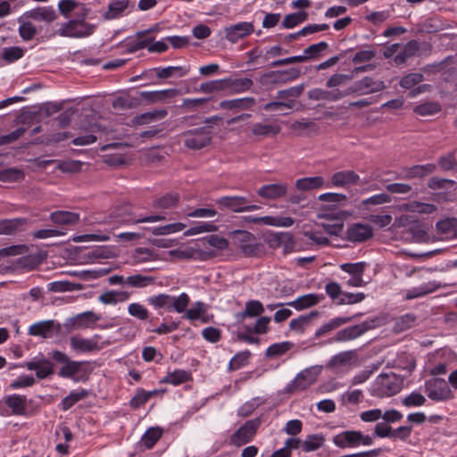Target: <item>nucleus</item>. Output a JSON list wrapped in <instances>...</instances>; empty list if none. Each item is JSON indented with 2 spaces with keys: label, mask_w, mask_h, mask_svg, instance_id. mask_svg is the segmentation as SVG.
Returning <instances> with one entry per match:
<instances>
[{
  "label": "nucleus",
  "mask_w": 457,
  "mask_h": 457,
  "mask_svg": "<svg viewBox=\"0 0 457 457\" xmlns=\"http://www.w3.org/2000/svg\"><path fill=\"white\" fill-rule=\"evenodd\" d=\"M228 237L245 257H259L263 252V245L249 231L236 229L229 232Z\"/></svg>",
  "instance_id": "nucleus-1"
},
{
  "label": "nucleus",
  "mask_w": 457,
  "mask_h": 457,
  "mask_svg": "<svg viewBox=\"0 0 457 457\" xmlns=\"http://www.w3.org/2000/svg\"><path fill=\"white\" fill-rule=\"evenodd\" d=\"M112 219L116 223L120 224H137L141 222H155L165 219L162 215L143 216L137 215L133 211L132 204L129 203L117 206L111 214Z\"/></svg>",
  "instance_id": "nucleus-2"
},
{
  "label": "nucleus",
  "mask_w": 457,
  "mask_h": 457,
  "mask_svg": "<svg viewBox=\"0 0 457 457\" xmlns=\"http://www.w3.org/2000/svg\"><path fill=\"white\" fill-rule=\"evenodd\" d=\"M95 29V25L87 23L84 20L74 19L61 24L57 30L52 31L46 37H54L56 35L65 37H86L92 35Z\"/></svg>",
  "instance_id": "nucleus-3"
},
{
  "label": "nucleus",
  "mask_w": 457,
  "mask_h": 457,
  "mask_svg": "<svg viewBox=\"0 0 457 457\" xmlns=\"http://www.w3.org/2000/svg\"><path fill=\"white\" fill-rule=\"evenodd\" d=\"M185 147L200 150L211 145L212 131L210 127H199L186 130L180 135Z\"/></svg>",
  "instance_id": "nucleus-4"
},
{
  "label": "nucleus",
  "mask_w": 457,
  "mask_h": 457,
  "mask_svg": "<svg viewBox=\"0 0 457 457\" xmlns=\"http://www.w3.org/2000/svg\"><path fill=\"white\" fill-rule=\"evenodd\" d=\"M381 325L380 319L376 317L338 330L331 342H347L356 339L367 331L376 328Z\"/></svg>",
  "instance_id": "nucleus-5"
},
{
  "label": "nucleus",
  "mask_w": 457,
  "mask_h": 457,
  "mask_svg": "<svg viewBox=\"0 0 457 457\" xmlns=\"http://www.w3.org/2000/svg\"><path fill=\"white\" fill-rule=\"evenodd\" d=\"M403 379L395 373H382L376 379L375 395L378 397L392 396L403 388Z\"/></svg>",
  "instance_id": "nucleus-6"
},
{
  "label": "nucleus",
  "mask_w": 457,
  "mask_h": 457,
  "mask_svg": "<svg viewBox=\"0 0 457 457\" xmlns=\"http://www.w3.org/2000/svg\"><path fill=\"white\" fill-rule=\"evenodd\" d=\"M220 211H231L233 212H251L260 209L259 205L250 204L245 196L225 195L215 200Z\"/></svg>",
  "instance_id": "nucleus-7"
},
{
  "label": "nucleus",
  "mask_w": 457,
  "mask_h": 457,
  "mask_svg": "<svg viewBox=\"0 0 457 457\" xmlns=\"http://www.w3.org/2000/svg\"><path fill=\"white\" fill-rule=\"evenodd\" d=\"M425 393L436 402H444L453 397L451 388L444 378H433L425 381Z\"/></svg>",
  "instance_id": "nucleus-8"
},
{
  "label": "nucleus",
  "mask_w": 457,
  "mask_h": 457,
  "mask_svg": "<svg viewBox=\"0 0 457 457\" xmlns=\"http://www.w3.org/2000/svg\"><path fill=\"white\" fill-rule=\"evenodd\" d=\"M260 426L259 418L245 421L229 436L228 444L237 447L248 444L253 440Z\"/></svg>",
  "instance_id": "nucleus-9"
},
{
  "label": "nucleus",
  "mask_w": 457,
  "mask_h": 457,
  "mask_svg": "<svg viewBox=\"0 0 457 457\" xmlns=\"http://www.w3.org/2000/svg\"><path fill=\"white\" fill-rule=\"evenodd\" d=\"M385 88L386 86L384 81L366 76L361 79L355 81L351 87H349V92H351V94H358L361 96L380 92Z\"/></svg>",
  "instance_id": "nucleus-10"
},
{
  "label": "nucleus",
  "mask_w": 457,
  "mask_h": 457,
  "mask_svg": "<svg viewBox=\"0 0 457 457\" xmlns=\"http://www.w3.org/2000/svg\"><path fill=\"white\" fill-rule=\"evenodd\" d=\"M62 326L53 320L37 322L29 328V334L43 338H52L61 333Z\"/></svg>",
  "instance_id": "nucleus-11"
},
{
  "label": "nucleus",
  "mask_w": 457,
  "mask_h": 457,
  "mask_svg": "<svg viewBox=\"0 0 457 457\" xmlns=\"http://www.w3.org/2000/svg\"><path fill=\"white\" fill-rule=\"evenodd\" d=\"M52 358L63 366L59 370L58 375L62 378H73V376L79 372L83 361H71L69 357L59 350H54L52 353Z\"/></svg>",
  "instance_id": "nucleus-12"
},
{
  "label": "nucleus",
  "mask_w": 457,
  "mask_h": 457,
  "mask_svg": "<svg viewBox=\"0 0 457 457\" xmlns=\"http://www.w3.org/2000/svg\"><path fill=\"white\" fill-rule=\"evenodd\" d=\"M100 319L98 314L87 311L69 319L64 326L69 330L92 328Z\"/></svg>",
  "instance_id": "nucleus-13"
},
{
  "label": "nucleus",
  "mask_w": 457,
  "mask_h": 457,
  "mask_svg": "<svg viewBox=\"0 0 457 457\" xmlns=\"http://www.w3.org/2000/svg\"><path fill=\"white\" fill-rule=\"evenodd\" d=\"M288 193V185L285 182L262 185L257 190V195L265 200L285 198Z\"/></svg>",
  "instance_id": "nucleus-14"
},
{
  "label": "nucleus",
  "mask_w": 457,
  "mask_h": 457,
  "mask_svg": "<svg viewBox=\"0 0 457 457\" xmlns=\"http://www.w3.org/2000/svg\"><path fill=\"white\" fill-rule=\"evenodd\" d=\"M254 30V26L252 22L241 21L234 25L226 27L225 36L226 38L231 43H237L238 40L245 38L251 35Z\"/></svg>",
  "instance_id": "nucleus-15"
},
{
  "label": "nucleus",
  "mask_w": 457,
  "mask_h": 457,
  "mask_svg": "<svg viewBox=\"0 0 457 457\" xmlns=\"http://www.w3.org/2000/svg\"><path fill=\"white\" fill-rule=\"evenodd\" d=\"M268 244L271 248L282 247L285 254L295 250V242L294 236L289 232H277L269 236Z\"/></svg>",
  "instance_id": "nucleus-16"
},
{
  "label": "nucleus",
  "mask_w": 457,
  "mask_h": 457,
  "mask_svg": "<svg viewBox=\"0 0 457 457\" xmlns=\"http://www.w3.org/2000/svg\"><path fill=\"white\" fill-rule=\"evenodd\" d=\"M373 236L371 226L362 223H353L347 228L345 238L353 243L365 242Z\"/></svg>",
  "instance_id": "nucleus-17"
},
{
  "label": "nucleus",
  "mask_w": 457,
  "mask_h": 457,
  "mask_svg": "<svg viewBox=\"0 0 457 457\" xmlns=\"http://www.w3.org/2000/svg\"><path fill=\"white\" fill-rule=\"evenodd\" d=\"M436 170V166L434 163L413 165L411 167L403 168L400 178L404 179H422L434 173Z\"/></svg>",
  "instance_id": "nucleus-18"
},
{
  "label": "nucleus",
  "mask_w": 457,
  "mask_h": 457,
  "mask_svg": "<svg viewBox=\"0 0 457 457\" xmlns=\"http://www.w3.org/2000/svg\"><path fill=\"white\" fill-rule=\"evenodd\" d=\"M208 304L204 302H195L192 308L188 309L183 318L189 320H201L203 323H209L212 320L213 315L207 313Z\"/></svg>",
  "instance_id": "nucleus-19"
},
{
  "label": "nucleus",
  "mask_w": 457,
  "mask_h": 457,
  "mask_svg": "<svg viewBox=\"0 0 457 457\" xmlns=\"http://www.w3.org/2000/svg\"><path fill=\"white\" fill-rule=\"evenodd\" d=\"M26 19H31L36 21H45L50 23L57 19V13L52 6L36 7L23 13Z\"/></svg>",
  "instance_id": "nucleus-20"
},
{
  "label": "nucleus",
  "mask_w": 457,
  "mask_h": 457,
  "mask_svg": "<svg viewBox=\"0 0 457 457\" xmlns=\"http://www.w3.org/2000/svg\"><path fill=\"white\" fill-rule=\"evenodd\" d=\"M360 435L358 430H345L333 436L332 441L336 446L345 449V448H355L358 447V438Z\"/></svg>",
  "instance_id": "nucleus-21"
},
{
  "label": "nucleus",
  "mask_w": 457,
  "mask_h": 457,
  "mask_svg": "<svg viewBox=\"0 0 457 457\" xmlns=\"http://www.w3.org/2000/svg\"><path fill=\"white\" fill-rule=\"evenodd\" d=\"M359 180V175L349 170L335 172L330 179L332 186L342 187L357 185Z\"/></svg>",
  "instance_id": "nucleus-22"
},
{
  "label": "nucleus",
  "mask_w": 457,
  "mask_h": 457,
  "mask_svg": "<svg viewBox=\"0 0 457 457\" xmlns=\"http://www.w3.org/2000/svg\"><path fill=\"white\" fill-rule=\"evenodd\" d=\"M315 382V378L309 369H306L296 375L287 386L289 392L302 391Z\"/></svg>",
  "instance_id": "nucleus-23"
},
{
  "label": "nucleus",
  "mask_w": 457,
  "mask_h": 457,
  "mask_svg": "<svg viewBox=\"0 0 457 457\" xmlns=\"http://www.w3.org/2000/svg\"><path fill=\"white\" fill-rule=\"evenodd\" d=\"M226 92L228 94H238L249 90L253 82L249 78L234 79L232 77L225 78Z\"/></svg>",
  "instance_id": "nucleus-24"
},
{
  "label": "nucleus",
  "mask_w": 457,
  "mask_h": 457,
  "mask_svg": "<svg viewBox=\"0 0 457 457\" xmlns=\"http://www.w3.org/2000/svg\"><path fill=\"white\" fill-rule=\"evenodd\" d=\"M256 104V101L253 97H243V98H236L231 100H223L220 102L219 108L224 110H249L253 107Z\"/></svg>",
  "instance_id": "nucleus-25"
},
{
  "label": "nucleus",
  "mask_w": 457,
  "mask_h": 457,
  "mask_svg": "<svg viewBox=\"0 0 457 457\" xmlns=\"http://www.w3.org/2000/svg\"><path fill=\"white\" fill-rule=\"evenodd\" d=\"M179 94L176 88H169L159 91H140L139 96L142 99L149 103L164 102Z\"/></svg>",
  "instance_id": "nucleus-26"
},
{
  "label": "nucleus",
  "mask_w": 457,
  "mask_h": 457,
  "mask_svg": "<svg viewBox=\"0 0 457 457\" xmlns=\"http://www.w3.org/2000/svg\"><path fill=\"white\" fill-rule=\"evenodd\" d=\"M361 313H358V314H355L354 316H352V317H336V318H333L331 319L329 321H328L327 323L323 324L320 328H319L314 336L315 337L319 338L324 335H327L328 334L329 332H331L332 330H335L338 328H340L341 326L346 324V323H349L351 322L355 317H358V316H361Z\"/></svg>",
  "instance_id": "nucleus-27"
},
{
  "label": "nucleus",
  "mask_w": 457,
  "mask_h": 457,
  "mask_svg": "<svg viewBox=\"0 0 457 457\" xmlns=\"http://www.w3.org/2000/svg\"><path fill=\"white\" fill-rule=\"evenodd\" d=\"M324 298L325 296L323 295L307 294L296 298L292 302H289L287 305L295 308L297 311H302L303 309L315 306L320 302L324 300Z\"/></svg>",
  "instance_id": "nucleus-28"
},
{
  "label": "nucleus",
  "mask_w": 457,
  "mask_h": 457,
  "mask_svg": "<svg viewBox=\"0 0 457 457\" xmlns=\"http://www.w3.org/2000/svg\"><path fill=\"white\" fill-rule=\"evenodd\" d=\"M325 186V179L321 176L304 177L295 180V187L297 190L306 192Z\"/></svg>",
  "instance_id": "nucleus-29"
},
{
  "label": "nucleus",
  "mask_w": 457,
  "mask_h": 457,
  "mask_svg": "<svg viewBox=\"0 0 457 457\" xmlns=\"http://www.w3.org/2000/svg\"><path fill=\"white\" fill-rule=\"evenodd\" d=\"M290 128L292 130L298 132L299 135L312 136L320 131V127L312 120L302 119L301 120H295L291 123Z\"/></svg>",
  "instance_id": "nucleus-30"
},
{
  "label": "nucleus",
  "mask_w": 457,
  "mask_h": 457,
  "mask_svg": "<svg viewBox=\"0 0 457 457\" xmlns=\"http://www.w3.org/2000/svg\"><path fill=\"white\" fill-rule=\"evenodd\" d=\"M50 220L57 225L72 226L79 221V215L68 211H56L51 213Z\"/></svg>",
  "instance_id": "nucleus-31"
},
{
  "label": "nucleus",
  "mask_w": 457,
  "mask_h": 457,
  "mask_svg": "<svg viewBox=\"0 0 457 457\" xmlns=\"http://www.w3.org/2000/svg\"><path fill=\"white\" fill-rule=\"evenodd\" d=\"M419 50L420 43L415 39L410 40L403 46L402 51L395 56L394 61L395 64L402 65L406 63L407 60L414 56Z\"/></svg>",
  "instance_id": "nucleus-32"
},
{
  "label": "nucleus",
  "mask_w": 457,
  "mask_h": 457,
  "mask_svg": "<svg viewBox=\"0 0 457 457\" xmlns=\"http://www.w3.org/2000/svg\"><path fill=\"white\" fill-rule=\"evenodd\" d=\"M167 115L168 111L166 109L154 110L135 116L132 119V122L135 125H145L155 120H160Z\"/></svg>",
  "instance_id": "nucleus-33"
},
{
  "label": "nucleus",
  "mask_w": 457,
  "mask_h": 457,
  "mask_svg": "<svg viewBox=\"0 0 457 457\" xmlns=\"http://www.w3.org/2000/svg\"><path fill=\"white\" fill-rule=\"evenodd\" d=\"M264 312L262 303L258 300H249L245 303V309L238 312L236 318L238 321H243L245 318H254Z\"/></svg>",
  "instance_id": "nucleus-34"
},
{
  "label": "nucleus",
  "mask_w": 457,
  "mask_h": 457,
  "mask_svg": "<svg viewBox=\"0 0 457 457\" xmlns=\"http://www.w3.org/2000/svg\"><path fill=\"white\" fill-rule=\"evenodd\" d=\"M26 396L21 395H11L5 398V404L12 409L14 415H26Z\"/></svg>",
  "instance_id": "nucleus-35"
},
{
  "label": "nucleus",
  "mask_w": 457,
  "mask_h": 457,
  "mask_svg": "<svg viewBox=\"0 0 457 457\" xmlns=\"http://www.w3.org/2000/svg\"><path fill=\"white\" fill-rule=\"evenodd\" d=\"M281 131V127L278 124H263L257 122L253 124L251 132L255 137H276Z\"/></svg>",
  "instance_id": "nucleus-36"
},
{
  "label": "nucleus",
  "mask_w": 457,
  "mask_h": 457,
  "mask_svg": "<svg viewBox=\"0 0 457 457\" xmlns=\"http://www.w3.org/2000/svg\"><path fill=\"white\" fill-rule=\"evenodd\" d=\"M71 345L74 350L83 353H89L101 349L98 342L93 338L83 339L77 337H72L71 338Z\"/></svg>",
  "instance_id": "nucleus-37"
},
{
  "label": "nucleus",
  "mask_w": 457,
  "mask_h": 457,
  "mask_svg": "<svg viewBox=\"0 0 457 457\" xmlns=\"http://www.w3.org/2000/svg\"><path fill=\"white\" fill-rule=\"evenodd\" d=\"M191 379L192 374L190 371L176 370L172 372H168V374L161 380V382L171 384L173 386H179Z\"/></svg>",
  "instance_id": "nucleus-38"
},
{
  "label": "nucleus",
  "mask_w": 457,
  "mask_h": 457,
  "mask_svg": "<svg viewBox=\"0 0 457 457\" xmlns=\"http://www.w3.org/2000/svg\"><path fill=\"white\" fill-rule=\"evenodd\" d=\"M439 287H440L439 284H436V282H428V283L423 284L420 287L409 289L406 293L405 298L407 300H411V299L422 297V296H425L428 294L435 292Z\"/></svg>",
  "instance_id": "nucleus-39"
},
{
  "label": "nucleus",
  "mask_w": 457,
  "mask_h": 457,
  "mask_svg": "<svg viewBox=\"0 0 457 457\" xmlns=\"http://www.w3.org/2000/svg\"><path fill=\"white\" fill-rule=\"evenodd\" d=\"M319 316L318 311H312L308 314L301 315L296 319L291 320L289 328L296 333L302 334L305 330V327L309 325L312 319Z\"/></svg>",
  "instance_id": "nucleus-40"
},
{
  "label": "nucleus",
  "mask_w": 457,
  "mask_h": 457,
  "mask_svg": "<svg viewBox=\"0 0 457 457\" xmlns=\"http://www.w3.org/2000/svg\"><path fill=\"white\" fill-rule=\"evenodd\" d=\"M25 19L23 14L18 18L17 21L20 24L18 32L22 40L29 41L32 40L37 33V29L30 21H25Z\"/></svg>",
  "instance_id": "nucleus-41"
},
{
  "label": "nucleus",
  "mask_w": 457,
  "mask_h": 457,
  "mask_svg": "<svg viewBox=\"0 0 457 457\" xmlns=\"http://www.w3.org/2000/svg\"><path fill=\"white\" fill-rule=\"evenodd\" d=\"M326 439L323 434H311L303 440V452H313L324 445Z\"/></svg>",
  "instance_id": "nucleus-42"
},
{
  "label": "nucleus",
  "mask_w": 457,
  "mask_h": 457,
  "mask_svg": "<svg viewBox=\"0 0 457 457\" xmlns=\"http://www.w3.org/2000/svg\"><path fill=\"white\" fill-rule=\"evenodd\" d=\"M27 220L24 218L6 219L0 220V235H12L15 233L19 228L26 224Z\"/></svg>",
  "instance_id": "nucleus-43"
},
{
  "label": "nucleus",
  "mask_w": 457,
  "mask_h": 457,
  "mask_svg": "<svg viewBox=\"0 0 457 457\" xmlns=\"http://www.w3.org/2000/svg\"><path fill=\"white\" fill-rule=\"evenodd\" d=\"M129 0H114L108 4V11L104 17L106 20L118 18L128 8Z\"/></svg>",
  "instance_id": "nucleus-44"
},
{
  "label": "nucleus",
  "mask_w": 457,
  "mask_h": 457,
  "mask_svg": "<svg viewBox=\"0 0 457 457\" xmlns=\"http://www.w3.org/2000/svg\"><path fill=\"white\" fill-rule=\"evenodd\" d=\"M294 344L290 341L272 344L266 349L265 356L270 359L281 356L291 350Z\"/></svg>",
  "instance_id": "nucleus-45"
},
{
  "label": "nucleus",
  "mask_w": 457,
  "mask_h": 457,
  "mask_svg": "<svg viewBox=\"0 0 457 457\" xmlns=\"http://www.w3.org/2000/svg\"><path fill=\"white\" fill-rule=\"evenodd\" d=\"M162 436V429L159 427L148 428L141 438L142 445L146 449H152Z\"/></svg>",
  "instance_id": "nucleus-46"
},
{
  "label": "nucleus",
  "mask_w": 457,
  "mask_h": 457,
  "mask_svg": "<svg viewBox=\"0 0 457 457\" xmlns=\"http://www.w3.org/2000/svg\"><path fill=\"white\" fill-rule=\"evenodd\" d=\"M428 187L432 190H456L457 182L453 179L432 177L428 181Z\"/></svg>",
  "instance_id": "nucleus-47"
},
{
  "label": "nucleus",
  "mask_w": 457,
  "mask_h": 457,
  "mask_svg": "<svg viewBox=\"0 0 457 457\" xmlns=\"http://www.w3.org/2000/svg\"><path fill=\"white\" fill-rule=\"evenodd\" d=\"M87 396L88 392L86 389H80L79 391H72L62 400V409L63 411H68L78 402L87 398Z\"/></svg>",
  "instance_id": "nucleus-48"
},
{
  "label": "nucleus",
  "mask_w": 457,
  "mask_h": 457,
  "mask_svg": "<svg viewBox=\"0 0 457 457\" xmlns=\"http://www.w3.org/2000/svg\"><path fill=\"white\" fill-rule=\"evenodd\" d=\"M179 197L178 194H166L153 202V207L157 209H170L177 206Z\"/></svg>",
  "instance_id": "nucleus-49"
},
{
  "label": "nucleus",
  "mask_w": 457,
  "mask_h": 457,
  "mask_svg": "<svg viewBox=\"0 0 457 457\" xmlns=\"http://www.w3.org/2000/svg\"><path fill=\"white\" fill-rule=\"evenodd\" d=\"M416 319V315L413 313H406L400 316L395 321L394 330L400 333L411 328L414 326Z\"/></svg>",
  "instance_id": "nucleus-50"
},
{
  "label": "nucleus",
  "mask_w": 457,
  "mask_h": 457,
  "mask_svg": "<svg viewBox=\"0 0 457 457\" xmlns=\"http://www.w3.org/2000/svg\"><path fill=\"white\" fill-rule=\"evenodd\" d=\"M356 358L355 351H345L334 355L328 361V367L334 368L338 366H345L348 364L353 359Z\"/></svg>",
  "instance_id": "nucleus-51"
},
{
  "label": "nucleus",
  "mask_w": 457,
  "mask_h": 457,
  "mask_svg": "<svg viewBox=\"0 0 457 457\" xmlns=\"http://www.w3.org/2000/svg\"><path fill=\"white\" fill-rule=\"evenodd\" d=\"M23 170L17 168H8L0 170V181L2 182H18L24 179Z\"/></svg>",
  "instance_id": "nucleus-52"
},
{
  "label": "nucleus",
  "mask_w": 457,
  "mask_h": 457,
  "mask_svg": "<svg viewBox=\"0 0 457 457\" xmlns=\"http://www.w3.org/2000/svg\"><path fill=\"white\" fill-rule=\"evenodd\" d=\"M154 282V278L151 276H145L141 274H135L129 276L126 278V284L131 287L143 288Z\"/></svg>",
  "instance_id": "nucleus-53"
},
{
  "label": "nucleus",
  "mask_w": 457,
  "mask_h": 457,
  "mask_svg": "<svg viewBox=\"0 0 457 457\" xmlns=\"http://www.w3.org/2000/svg\"><path fill=\"white\" fill-rule=\"evenodd\" d=\"M307 19L308 13L306 12H293L285 16L281 25L286 29H292Z\"/></svg>",
  "instance_id": "nucleus-54"
},
{
  "label": "nucleus",
  "mask_w": 457,
  "mask_h": 457,
  "mask_svg": "<svg viewBox=\"0 0 457 457\" xmlns=\"http://www.w3.org/2000/svg\"><path fill=\"white\" fill-rule=\"evenodd\" d=\"M441 111V105L436 102H425L413 108V112L420 116L434 115Z\"/></svg>",
  "instance_id": "nucleus-55"
},
{
  "label": "nucleus",
  "mask_w": 457,
  "mask_h": 457,
  "mask_svg": "<svg viewBox=\"0 0 457 457\" xmlns=\"http://www.w3.org/2000/svg\"><path fill=\"white\" fill-rule=\"evenodd\" d=\"M171 300L172 295L159 294L157 295L148 297L147 302L155 309L165 308L167 311L170 312Z\"/></svg>",
  "instance_id": "nucleus-56"
},
{
  "label": "nucleus",
  "mask_w": 457,
  "mask_h": 457,
  "mask_svg": "<svg viewBox=\"0 0 457 457\" xmlns=\"http://www.w3.org/2000/svg\"><path fill=\"white\" fill-rule=\"evenodd\" d=\"M225 83V79L204 82L200 85L199 91L205 94H211L220 91L226 92Z\"/></svg>",
  "instance_id": "nucleus-57"
},
{
  "label": "nucleus",
  "mask_w": 457,
  "mask_h": 457,
  "mask_svg": "<svg viewBox=\"0 0 457 457\" xmlns=\"http://www.w3.org/2000/svg\"><path fill=\"white\" fill-rule=\"evenodd\" d=\"M186 225L181 222L170 223L164 226L154 227L151 229L152 233L155 236L169 235L175 232L183 230Z\"/></svg>",
  "instance_id": "nucleus-58"
},
{
  "label": "nucleus",
  "mask_w": 457,
  "mask_h": 457,
  "mask_svg": "<svg viewBox=\"0 0 457 457\" xmlns=\"http://www.w3.org/2000/svg\"><path fill=\"white\" fill-rule=\"evenodd\" d=\"M304 89V86L303 84L291 87L287 89L278 90L276 95L277 99H282L284 101H287L288 99H293L295 101V98L299 97Z\"/></svg>",
  "instance_id": "nucleus-59"
},
{
  "label": "nucleus",
  "mask_w": 457,
  "mask_h": 457,
  "mask_svg": "<svg viewBox=\"0 0 457 457\" xmlns=\"http://www.w3.org/2000/svg\"><path fill=\"white\" fill-rule=\"evenodd\" d=\"M251 353L248 350L237 353L229 361L228 369L230 370H237L241 367L247 365Z\"/></svg>",
  "instance_id": "nucleus-60"
},
{
  "label": "nucleus",
  "mask_w": 457,
  "mask_h": 457,
  "mask_svg": "<svg viewBox=\"0 0 457 457\" xmlns=\"http://www.w3.org/2000/svg\"><path fill=\"white\" fill-rule=\"evenodd\" d=\"M189 302L190 298L186 293H181L178 297L172 296L170 311L174 310L179 313H186Z\"/></svg>",
  "instance_id": "nucleus-61"
},
{
  "label": "nucleus",
  "mask_w": 457,
  "mask_h": 457,
  "mask_svg": "<svg viewBox=\"0 0 457 457\" xmlns=\"http://www.w3.org/2000/svg\"><path fill=\"white\" fill-rule=\"evenodd\" d=\"M24 55V49L20 46H10L4 47L2 52V58L6 62L11 63L19 59H21Z\"/></svg>",
  "instance_id": "nucleus-62"
},
{
  "label": "nucleus",
  "mask_w": 457,
  "mask_h": 457,
  "mask_svg": "<svg viewBox=\"0 0 457 457\" xmlns=\"http://www.w3.org/2000/svg\"><path fill=\"white\" fill-rule=\"evenodd\" d=\"M328 45L325 41H320L317 44L309 46L303 50V54L308 60L317 59L320 56V53L328 49Z\"/></svg>",
  "instance_id": "nucleus-63"
},
{
  "label": "nucleus",
  "mask_w": 457,
  "mask_h": 457,
  "mask_svg": "<svg viewBox=\"0 0 457 457\" xmlns=\"http://www.w3.org/2000/svg\"><path fill=\"white\" fill-rule=\"evenodd\" d=\"M54 363L46 358L40 359V363L36 370V376L39 379H44L54 374Z\"/></svg>",
  "instance_id": "nucleus-64"
}]
</instances>
